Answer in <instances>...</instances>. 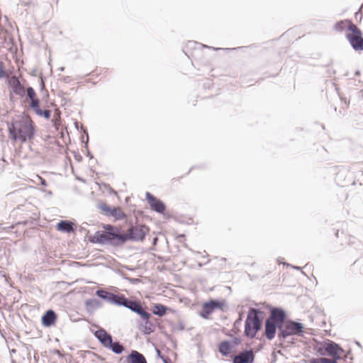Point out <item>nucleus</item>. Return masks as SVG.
<instances>
[{"mask_svg": "<svg viewBox=\"0 0 363 363\" xmlns=\"http://www.w3.org/2000/svg\"><path fill=\"white\" fill-rule=\"evenodd\" d=\"M269 311L264 322V333L268 340H272L277 333L280 344H283L289 337H303L304 325L298 320L287 318L285 309L279 306L268 305Z\"/></svg>", "mask_w": 363, "mask_h": 363, "instance_id": "1", "label": "nucleus"}, {"mask_svg": "<svg viewBox=\"0 0 363 363\" xmlns=\"http://www.w3.org/2000/svg\"><path fill=\"white\" fill-rule=\"evenodd\" d=\"M9 137L14 142L26 143L32 141L36 135V125L25 114L12 118L7 123Z\"/></svg>", "mask_w": 363, "mask_h": 363, "instance_id": "2", "label": "nucleus"}, {"mask_svg": "<svg viewBox=\"0 0 363 363\" xmlns=\"http://www.w3.org/2000/svg\"><path fill=\"white\" fill-rule=\"evenodd\" d=\"M104 230H97L89 238L91 243L107 245L111 247H121L127 242L126 233L111 224H104Z\"/></svg>", "mask_w": 363, "mask_h": 363, "instance_id": "3", "label": "nucleus"}, {"mask_svg": "<svg viewBox=\"0 0 363 363\" xmlns=\"http://www.w3.org/2000/svg\"><path fill=\"white\" fill-rule=\"evenodd\" d=\"M264 312L260 308H250L245 322V335L253 338L262 328Z\"/></svg>", "mask_w": 363, "mask_h": 363, "instance_id": "4", "label": "nucleus"}, {"mask_svg": "<svg viewBox=\"0 0 363 363\" xmlns=\"http://www.w3.org/2000/svg\"><path fill=\"white\" fill-rule=\"evenodd\" d=\"M314 350L320 356H329V359H337V362L342 358V354L344 352L340 344L329 339L316 342Z\"/></svg>", "mask_w": 363, "mask_h": 363, "instance_id": "5", "label": "nucleus"}, {"mask_svg": "<svg viewBox=\"0 0 363 363\" xmlns=\"http://www.w3.org/2000/svg\"><path fill=\"white\" fill-rule=\"evenodd\" d=\"M95 337L100 344L116 354H121L125 351L124 345L118 340L113 341V337L104 328H99L94 332Z\"/></svg>", "mask_w": 363, "mask_h": 363, "instance_id": "6", "label": "nucleus"}, {"mask_svg": "<svg viewBox=\"0 0 363 363\" xmlns=\"http://www.w3.org/2000/svg\"><path fill=\"white\" fill-rule=\"evenodd\" d=\"M346 38L352 49L360 52L363 50V33L362 30L353 23L347 26Z\"/></svg>", "mask_w": 363, "mask_h": 363, "instance_id": "7", "label": "nucleus"}, {"mask_svg": "<svg viewBox=\"0 0 363 363\" xmlns=\"http://www.w3.org/2000/svg\"><path fill=\"white\" fill-rule=\"evenodd\" d=\"M149 231L150 228L145 225L136 224L135 225H130L128 227L126 232L127 242H142L145 240Z\"/></svg>", "mask_w": 363, "mask_h": 363, "instance_id": "8", "label": "nucleus"}, {"mask_svg": "<svg viewBox=\"0 0 363 363\" xmlns=\"http://www.w3.org/2000/svg\"><path fill=\"white\" fill-rule=\"evenodd\" d=\"M6 82L9 90V98L12 100L13 94L23 98L26 95V88L21 84L19 77L12 75L6 78Z\"/></svg>", "mask_w": 363, "mask_h": 363, "instance_id": "9", "label": "nucleus"}, {"mask_svg": "<svg viewBox=\"0 0 363 363\" xmlns=\"http://www.w3.org/2000/svg\"><path fill=\"white\" fill-rule=\"evenodd\" d=\"M106 216L113 217L115 220H123L127 218L126 214L122 211L120 207L110 206L105 202H99L96 205Z\"/></svg>", "mask_w": 363, "mask_h": 363, "instance_id": "10", "label": "nucleus"}, {"mask_svg": "<svg viewBox=\"0 0 363 363\" xmlns=\"http://www.w3.org/2000/svg\"><path fill=\"white\" fill-rule=\"evenodd\" d=\"M116 306H123L132 312L135 313L137 315H140V313L143 315V311H145L141 305V303L139 300L132 298H126L124 294H121L118 304Z\"/></svg>", "mask_w": 363, "mask_h": 363, "instance_id": "11", "label": "nucleus"}, {"mask_svg": "<svg viewBox=\"0 0 363 363\" xmlns=\"http://www.w3.org/2000/svg\"><path fill=\"white\" fill-rule=\"evenodd\" d=\"M145 199L152 211L164 215L167 206L163 201L148 191L145 193Z\"/></svg>", "mask_w": 363, "mask_h": 363, "instance_id": "12", "label": "nucleus"}, {"mask_svg": "<svg viewBox=\"0 0 363 363\" xmlns=\"http://www.w3.org/2000/svg\"><path fill=\"white\" fill-rule=\"evenodd\" d=\"M138 315L141 318V321L139 323V329L145 335H148L154 333L156 327L154 323L150 320L152 317L151 314L145 310L143 315L140 313Z\"/></svg>", "mask_w": 363, "mask_h": 363, "instance_id": "13", "label": "nucleus"}, {"mask_svg": "<svg viewBox=\"0 0 363 363\" xmlns=\"http://www.w3.org/2000/svg\"><path fill=\"white\" fill-rule=\"evenodd\" d=\"M255 358L252 349H245L240 354L233 357L232 363H254Z\"/></svg>", "mask_w": 363, "mask_h": 363, "instance_id": "14", "label": "nucleus"}, {"mask_svg": "<svg viewBox=\"0 0 363 363\" xmlns=\"http://www.w3.org/2000/svg\"><path fill=\"white\" fill-rule=\"evenodd\" d=\"M253 46H254V45H250V47H253ZM186 48H190V49H194V50H196L197 48L199 49L201 48H206L211 49L213 50H224L226 51H233V50H245V49L250 48V46H239V47L233 48H214V47H211V46H208V45H205L203 44L199 43L196 41L190 40L187 43Z\"/></svg>", "mask_w": 363, "mask_h": 363, "instance_id": "15", "label": "nucleus"}, {"mask_svg": "<svg viewBox=\"0 0 363 363\" xmlns=\"http://www.w3.org/2000/svg\"><path fill=\"white\" fill-rule=\"evenodd\" d=\"M95 294L99 298L116 306L118 304V301L121 295V294L111 293L104 289H97Z\"/></svg>", "mask_w": 363, "mask_h": 363, "instance_id": "16", "label": "nucleus"}, {"mask_svg": "<svg viewBox=\"0 0 363 363\" xmlns=\"http://www.w3.org/2000/svg\"><path fill=\"white\" fill-rule=\"evenodd\" d=\"M57 320V314L52 309L47 310L41 317V323L45 328L53 326Z\"/></svg>", "mask_w": 363, "mask_h": 363, "instance_id": "17", "label": "nucleus"}, {"mask_svg": "<svg viewBox=\"0 0 363 363\" xmlns=\"http://www.w3.org/2000/svg\"><path fill=\"white\" fill-rule=\"evenodd\" d=\"M56 228L57 230L66 233H74L76 230L75 225L72 221L67 220H60L57 223Z\"/></svg>", "mask_w": 363, "mask_h": 363, "instance_id": "18", "label": "nucleus"}, {"mask_svg": "<svg viewBox=\"0 0 363 363\" xmlns=\"http://www.w3.org/2000/svg\"><path fill=\"white\" fill-rule=\"evenodd\" d=\"M126 361L128 363H147L145 356L137 350H131Z\"/></svg>", "mask_w": 363, "mask_h": 363, "instance_id": "19", "label": "nucleus"}, {"mask_svg": "<svg viewBox=\"0 0 363 363\" xmlns=\"http://www.w3.org/2000/svg\"><path fill=\"white\" fill-rule=\"evenodd\" d=\"M26 94L28 97V99L30 100V108L31 109H33L35 106L39 105L40 101L37 97V94L35 91V89L32 86H28L26 88Z\"/></svg>", "mask_w": 363, "mask_h": 363, "instance_id": "20", "label": "nucleus"}, {"mask_svg": "<svg viewBox=\"0 0 363 363\" xmlns=\"http://www.w3.org/2000/svg\"><path fill=\"white\" fill-rule=\"evenodd\" d=\"M218 352L224 357H228L233 350V347L229 340L221 341L218 345Z\"/></svg>", "mask_w": 363, "mask_h": 363, "instance_id": "21", "label": "nucleus"}, {"mask_svg": "<svg viewBox=\"0 0 363 363\" xmlns=\"http://www.w3.org/2000/svg\"><path fill=\"white\" fill-rule=\"evenodd\" d=\"M86 311L89 314H92L96 310L102 306L101 301L96 298H89L85 301Z\"/></svg>", "mask_w": 363, "mask_h": 363, "instance_id": "22", "label": "nucleus"}, {"mask_svg": "<svg viewBox=\"0 0 363 363\" xmlns=\"http://www.w3.org/2000/svg\"><path fill=\"white\" fill-rule=\"evenodd\" d=\"M208 301L213 307V311L219 310L225 312L228 308L227 302L225 299L210 298Z\"/></svg>", "mask_w": 363, "mask_h": 363, "instance_id": "23", "label": "nucleus"}, {"mask_svg": "<svg viewBox=\"0 0 363 363\" xmlns=\"http://www.w3.org/2000/svg\"><path fill=\"white\" fill-rule=\"evenodd\" d=\"M213 308L208 301L203 303L201 309L199 311V315L203 319L208 320L210 318V315L213 313Z\"/></svg>", "mask_w": 363, "mask_h": 363, "instance_id": "24", "label": "nucleus"}, {"mask_svg": "<svg viewBox=\"0 0 363 363\" xmlns=\"http://www.w3.org/2000/svg\"><path fill=\"white\" fill-rule=\"evenodd\" d=\"M168 310H170V308H169L167 306L162 303H155L152 307V312L154 315H156L159 317H162L166 315Z\"/></svg>", "mask_w": 363, "mask_h": 363, "instance_id": "25", "label": "nucleus"}, {"mask_svg": "<svg viewBox=\"0 0 363 363\" xmlns=\"http://www.w3.org/2000/svg\"><path fill=\"white\" fill-rule=\"evenodd\" d=\"M81 131L83 132L85 135H86V141L84 140V136H82L81 137V141L82 143H84V147L86 149V156L90 159H93L94 158V156L93 155L91 154V152H90V150H89V146H88V143H89V134H88V131H87V129L84 127V126H82L81 128Z\"/></svg>", "mask_w": 363, "mask_h": 363, "instance_id": "26", "label": "nucleus"}, {"mask_svg": "<svg viewBox=\"0 0 363 363\" xmlns=\"http://www.w3.org/2000/svg\"><path fill=\"white\" fill-rule=\"evenodd\" d=\"M35 106L33 110L35 111V114L38 116L43 117L46 120H49L51 117V111L48 109H41L40 105L34 106Z\"/></svg>", "mask_w": 363, "mask_h": 363, "instance_id": "27", "label": "nucleus"}, {"mask_svg": "<svg viewBox=\"0 0 363 363\" xmlns=\"http://www.w3.org/2000/svg\"><path fill=\"white\" fill-rule=\"evenodd\" d=\"M352 23L350 19H345L337 21L334 25V29L337 31L342 32L345 28L347 29V26Z\"/></svg>", "mask_w": 363, "mask_h": 363, "instance_id": "28", "label": "nucleus"}, {"mask_svg": "<svg viewBox=\"0 0 363 363\" xmlns=\"http://www.w3.org/2000/svg\"><path fill=\"white\" fill-rule=\"evenodd\" d=\"M308 363H337V359H329L322 356L321 357H313L308 360Z\"/></svg>", "mask_w": 363, "mask_h": 363, "instance_id": "29", "label": "nucleus"}, {"mask_svg": "<svg viewBox=\"0 0 363 363\" xmlns=\"http://www.w3.org/2000/svg\"><path fill=\"white\" fill-rule=\"evenodd\" d=\"M231 342V344L234 347L238 346L241 343V338L238 337H234L232 340H229Z\"/></svg>", "mask_w": 363, "mask_h": 363, "instance_id": "30", "label": "nucleus"}, {"mask_svg": "<svg viewBox=\"0 0 363 363\" xmlns=\"http://www.w3.org/2000/svg\"><path fill=\"white\" fill-rule=\"evenodd\" d=\"M6 77V71L4 67V63L0 60V79Z\"/></svg>", "mask_w": 363, "mask_h": 363, "instance_id": "31", "label": "nucleus"}, {"mask_svg": "<svg viewBox=\"0 0 363 363\" xmlns=\"http://www.w3.org/2000/svg\"><path fill=\"white\" fill-rule=\"evenodd\" d=\"M124 279H127L130 284H136L140 282V280L138 278L124 277Z\"/></svg>", "mask_w": 363, "mask_h": 363, "instance_id": "32", "label": "nucleus"}, {"mask_svg": "<svg viewBox=\"0 0 363 363\" xmlns=\"http://www.w3.org/2000/svg\"><path fill=\"white\" fill-rule=\"evenodd\" d=\"M62 81L66 84H69L72 81V79L71 77L69 76H64L62 78Z\"/></svg>", "mask_w": 363, "mask_h": 363, "instance_id": "33", "label": "nucleus"}, {"mask_svg": "<svg viewBox=\"0 0 363 363\" xmlns=\"http://www.w3.org/2000/svg\"><path fill=\"white\" fill-rule=\"evenodd\" d=\"M362 16H363V14H362V12L361 11L360 9L358 10V11H357L354 14V18L356 19H358L359 18V20L361 21L362 18Z\"/></svg>", "mask_w": 363, "mask_h": 363, "instance_id": "34", "label": "nucleus"}, {"mask_svg": "<svg viewBox=\"0 0 363 363\" xmlns=\"http://www.w3.org/2000/svg\"><path fill=\"white\" fill-rule=\"evenodd\" d=\"M40 85L41 91L44 90L45 88V85L44 82V78L42 75L40 77Z\"/></svg>", "mask_w": 363, "mask_h": 363, "instance_id": "35", "label": "nucleus"}, {"mask_svg": "<svg viewBox=\"0 0 363 363\" xmlns=\"http://www.w3.org/2000/svg\"><path fill=\"white\" fill-rule=\"evenodd\" d=\"M242 320V314L240 313L238 318L235 321L234 325L237 326L241 324Z\"/></svg>", "mask_w": 363, "mask_h": 363, "instance_id": "36", "label": "nucleus"}, {"mask_svg": "<svg viewBox=\"0 0 363 363\" xmlns=\"http://www.w3.org/2000/svg\"><path fill=\"white\" fill-rule=\"evenodd\" d=\"M203 169L205 168V166L203 164H200V165H195V166H192L190 169L189 170V172H187V174H189L191 172V170L194 169Z\"/></svg>", "mask_w": 363, "mask_h": 363, "instance_id": "37", "label": "nucleus"}, {"mask_svg": "<svg viewBox=\"0 0 363 363\" xmlns=\"http://www.w3.org/2000/svg\"><path fill=\"white\" fill-rule=\"evenodd\" d=\"M74 156L76 160L78 162H81L83 159V157L77 152H74Z\"/></svg>", "mask_w": 363, "mask_h": 363, "instance_id": "38", "label": "nucleus"}, {"mask_svg": "<svg viewBox=\"0 0 363 363\" xmlns=\"http://www.w3.org/2000/svg\"><path fill=\"white\" fill-rule=\"evenodd\" d=\"M283 264L284 265H287L288 267H290L294 269H296V270H301V268L298 266H295V265H292V264H287L286 262H283Z\"/></svg>", "mask_w": 363, "mask_h": 363, "instance_id": "39", "label": "nucleus"}, {"mask_svg": "<svg viewBox=\"0 0 363 363\" xmlns=\"http://www.w3.org/2000/svg\"><path fill=\"white\" fill-rule=\"evenodd\" d=\"M184 324L182 321H179L178 323L177 329L180 331H183L184 330Z\"/></svg>", "mask_w": 363, "mask_h": 363, "instance_id": "40", "label": "nucleus"}, {"mask_svg": "<svg viewBox=\"0 0 363 363\" xmlns=\"http://www.w3.org/2000/svg\"><path fill=\"white\" fill-rule=\"evenodd\" d=\"M163 363H172V360L168 357H161Z\"/></svg>", "mask_w": 363, "mask_h": 363, "instance_id": "41", "label": "nucleus"}, {"mask_svg": "<svg viewBox=\"0 0 363 363\" xmlns=\"http://www.w3.org/2000/svg\"><path fill=\"white\" fill-rule=\"evenodd\" d=\"M335 71L332 69H328V77H331L333 74H335Z\"/></svg>", "mask_w": 363, "mask_h": 363, "instance_id": "42", "label": "nucleus"}, {"mask_svg": "<svg viewBox=\"0 0 363 363\" xmlns=\"http://www.w3.org/2000/svg\"><path fill=\"white\" fill-rule=\"evenodd\" d=\"M79 230L81 232V233H84L85 234H88L89 233V231L86 229L85 227L81 225L79 227Z\"/></svg>", "mask_w": 363, "mask_h": 363, "instance_id": "43", "label": "nucleus"}, {"mask_svg": "<svg viewBox=\"0 0 363 363\" xmlns=\"http://www.w3.org/2000/svg\"><path fill=\"white\" fill-rule=\"evenodd\" d=\"M40 185H42L43 186H46L48 185L47 181L45 179L40 177Z\"/></svg>", "mask_w": 363, "mask_h": 363, "instance_id": "44", "label": "nucleus"}, {"mask_svg": "<svg viewBox=\"0 0 363 363\" xmlns=\"http://www.w3.org/2000/svg\"><path fill=\"white\" fill-rule=\"evenodd\" d=\"M52 353H53V354H57V355H58L60 357H62L61 352H60L59 350H57V349H54V350H52Z\"/></svg>", "mask_w": 363, "mask_h": 363, "instance_id": "45", "label": "nucleus"}, {"mask_svg": "<svg viewBox=\"0 0 363 363\" xmlns=\"http://www.w3.org/2000/svg\"><path fill=\"white\" fill-rule=\"evenodd\" d=\"M30 75L33 76V77H36V75H37V69H35V68L31 70Z\"/></svg>", "mask_w": 363, "mask_h": 363, "instance_id": "46", "label": "nucleus"}, {"mask_svg": "<svg viewBox=\"0 0 363 363\" xmlns=\"http://www.w3.org/2000/svg\"><path fill=\"white\" fill-rule=\"evenodd\" d=\"M185 238V235L184 234H179L178 236H177V238L179 240V242H182V240L183 238Z\"/></svg>", "mask_w": 363, "mask_h": 363, "instance_id": "47", "label": "nucleus"}, {"mask_svg": "<svg viewBox=\"0 0 363 363\" xmlns=\"http://www.w3.org/2000/svg\"><path fill=\"white\" fill-rule=\"evenodd\" d=\"M157 357H158L159 358H160V359H161V357H165L164 355L162 354V353H161L159 350H157Z\"/></svg>", "mask_w": 363, "mask_h": 363, "instance_id": "48", "label": "nucleus"}, {"mask_svg": "<svg viewBox=\"0 0 363 363\" xmlns=\"http://www.w3.org/2000/svg\"><path fill=\"white\" fill-rule=\"evenodd\" d=\"M59 70L60 72H63L65 70V67H61L59 68Z\"/></svg>", "mask_w": 363, "mask_h": 363, "instance_id": "49", "label": "nucleus"}, {"mask_svg": "<svg viewBox=\"0 0 363 363\" xmlns=\"http://www.w3.org/2000/svg\"><path fill=\"white\" fill-rule=\"evenodd\" d=\"M74 125H75V128H76L77 130H79L78 123H77V122H75Z\"/></svg>", "mask_w": 363, "mask_h": 363, "instance_id": "50", "label": "nucleus"}, {"mask_svg": "<svg viewBox=\"0 0 363 363\" xmlns=\"http://www.w3.org/2000/svg\"><path fill=\"white\" fill-rule=\"evenodd\" d=\"M171 326H172V329H173V330H175V329H176L175 325H174V323H171Z\"/></svg>", "mask_w": 363, "mask_h": 363, "instance_id": "51", "label": "nucleus"}, {"mask_svg": "<svg viewBox=\"0 0 363 363\" xmlns=\"http://www.w3.org/2000/svg\"><path fill=\"white\" fill-rule=\"evenodd\" d=\"M360 74V72L359 70L356 71L355 72V74L356 75H359Z\"/></svg>", "mask_w": 363, "mask_h": 363, "instance_id": "52", "label": "nucleus"}, {"mask_svg": "<svg viewBox=\"0 0 363 363\" xmlns=\"http://www.w3.org/2000/svg\"><path fill=\"white\" fill-rule=\"evenodd\" d=\"M157 240V238H155L154 240H153V243L154 244L156 243Z\"/></svg>", "mask_w": 363, "mask_h": 363, "instance_id": "53", "label": "nucleus"}, {"mask_svg": "<svg viewBox=\"0 0 363 363\" xmlns=\"http://www.w3.org/2000/svg\"><path fill=\"white\" fill-rule=\"evenodd\" d=\"M111 192H113V194H116V191L113 189H111Z\"/></svg>", "mask_w": 363, "mask_h": 363, "instance_id": "54", "label": "nucleus"}, {"mask_svg": "<svg viewBox=\"0 0 363 363\" xmlns=\"http://www.w3.org/2000/svg\"><path fill=\"white\" fill-rule=\"evenodd\" d=\"M281 259V258H279V259H278V262H279V263L283 264V262H281V260H280Z\"/></svg>", "mask_w": 363, "mask_h": 363, "instance_id": "55", "label": "nucleus"}, {"mask_svg": "<svg viewBox=\"0 0 363 363\" xmlns=\"http://www.w3.org/2000/svg\"><path fill=\"white\" fill-rule=\"evenodd\" d=\"M186 55L188 57H190L189 55L186 52H185Z\"/></svg>", "mask_w": 363, "mask_h": 363, "instance_id": "56", "label": "nucleus"}, {"mask_svg": "<svg viewBox=\"0 0 363 363\" xmlns=\"http://www.w3.org/2000/svg\"><path fill=\"white\" fill-rule=\"evenodd\" d=\"M335 235H336V237H337V236H338V232H337V233H335Z\"/></svg>", "mask_w": 363, "mask_h": 363, "instance_id": "57", "label": "nucleus"}, {"mask_svg": "<svg viewBox=\"0 0 363 363\" xmlns=\"http://www.w3.org/2000/svg\"><path fill=\"white\" fill-rule=\"evenodd\" d=\"M222 260L225 261V260H226V258H224V257H223V258H222Z\"/></svg>", "mask_w": 363, "mask_h": 363, "instance_id": "58", "label": "nucleus"}, {"mask_svg": "<svg viewBox=\"0 0 363 363\" xmlns=\"http://www.w3.org/2000/svg\"><path fill=\"white\" fill-rule=\"evenodd\" d=\"M350 363H352L351 362H350Z\"/></svg>", "mask_w": 363, "mask_h": 363, "instance_id": "59", "label": "nucleus"}]
</instances>
